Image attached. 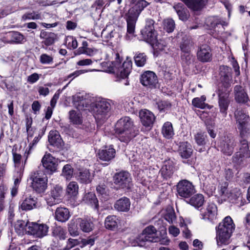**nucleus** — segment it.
<instances>
[{
	"mask_svg": "<svg viewBox=\"0 0 250 250\" xmlns=\"http://www.w3.org/2000/svg\"><path fill=\"white\" fill-rule=\"evenodd\" d=\"M75 106L79 110H92L97 121H104L109 116L111 104L109 101L101 97L89 95H76L74 97Z\"/></svg>",
	"mask_w": 250,
	"mask_h": 250,
	"instance_id": "nucleus-1",
	"label": "nucleus"
},
{
	"mask_svg": "<svg viewBox=\"0 0 250 250\" xmlns=\"http://www.w3.org/2000/svg\"><path fill=\"white\" fill-rule=\"evenodd\" d=\"M149 3L145 0H138L125 15L127 22V34L125 38L130 40L134 36L136 21L142 11L148 5Z\"/></svg>",
	"mask_w": 250,
	"mask_h": 250,
	"instance_id": "nucleus-2",
	"label": "nucleus"
},
{
	"mask_svg": "<svg viewBox=\"0 0 250 250\" xmlns=\"http://www.w3.org/2000/svg\"><path fill=\"white\" fill-rule=\"evenodd\" d=\"M235 228V225L230 216L226 217L216 227V239L218 246L228 245Z\"/></svg>",
	"mask_w": 250,
	"mask_h": 250,
	"instance_id": "nucleus-3",
	"label": "nucleus"
},
{
	"mask_svg": "<svg viewBox=\"0 0 250 250\" xmlns=\"http://www.w3.org/2000/svg\"><path fill=\"white\" fill-rule=\"evenodd\" d=\"M30 177L34 190L39 193L45 191L47 187V178L45 174L38 171H34L31 172Z\"/></svg>",
	"mask_w": 250,
	"mask_h": 250,
	"instance_id": "nucleus-4",
	"label": "nucleus"
},
{
	"mask_svg": "<svg viewBox=\"0 0 250 250\" xmlns=\"http://www.w3.org/2000/svg\"><path fill=\"white\" fill-rule=\"evenodd\" d=\"M158 240L157 230L153 226L146 227L137 237V242L141 247L143 246L146 242H156Z\"/></svg>",
	"mask_w": 250,
	"mask_h": 250,
	"instance_id": "nucleus-5",
	"label": "nucleus"
},
{
	"mask_svg": "<svg viewBox=\"0 0 250 250\" xmlns=\"http://www.w3.org/2000/svg\"><path fill=\"white\" fill-rule=\"evenodd\" d=\"M156 25L154 20L147 19L146 21L145 27L141 31L144 39L150 43H153L156 40Z\"/></svg>",
	"mask_w": 250,
	"mask_h": 250,
	"instance_id": "nucleus-6",
	"label": "nucleus"
},
{
	"mask_svg": "<svg viewBox=\"0 0 250 250\" xmlns=\"http://www.w3.org/2000/svg\"><path fill=\"white\" fill-rule=\"evenodd\" d=\"M114 184L119 188L129 189L131 186V177L127 171H121L116 173L113 177Z\"/></svg>",
	"mask_w": 250,
	"mask_h": 250,
	"instance_id": "nucleus-7",
	"label": "nucleus"
},
{
	"mask_svg": "<svg viewBox=\"0 0 250 250\" xmlns=\"http://www.w3.org/2000/svg\"><path fill=\"white\" fill-rule=\"evenodd\" d=\"M178 195L184 198H189L196 191L192 183L187 180H181L177 185Z\"/></svg>",
	"mask_w": 250,
	"mask_h": 250,
	"instance_id": "nucleus-8",
	"label": "nucleus"
},
{
	"mask_svg": "<svg viewBox=\"0 0 250 250\" xmlns=\"http://www.w3.org/2000/svg\"><path fill=\"white\" fill-rule=\"evenodd\" d=\"M132 69V62L130 61H125L122 66L117 72L115 81L123 82L125 85H129V82L127 79Z\"/></svg>",
	"mask_w": 250,
	"mask_h": 250,
	"instance_id": "nucleus-9",
	"label": "nucleus"
},
{
	"mask_svg": "<svg viewBox=\"0 0 250 250\" xmlns=\"http://www.w3.org/2000/svg\"><path fill=\"white\" fill-rule=\"evenodd\" d=\"M140 80L143 85L150 89L156 88L158 84L157 76L151 71H146L143 73Z\"/></svg>",
	"mask_w": 250,
	"mask_h": 250,
	"instance_id": "nucleus-10",
	"label": "nucleus"
},
{
	"mask_svg": "<svg viewBox=\"0 0 250 250\" xmlns=\"http://www.w3.org/2000/svg\"><path fill=\"white\" fill-rule=\"evenodd\" d=\"M229 92L230 90H224L223 88L218 89L217 92L220 112L223 114L224 117H226L227 114V110L230 103Z\"/></svg>",
	"mask_w": 250,
	"mask_h": 250,
	"instance_id": "nucleus-11",
	"label": "nucleus"
},
{
	"mask_svg": "<svg viewBox=\"0 0 250 250\" xmlns=\"http://www.w3.org/2000/svg\"><path fill=\"white\" fill-rule=\"evenodd\" d=\"M48 229V227L45 224L28 223L27 233L36 237L42 238L47 235Z\"/></svg>",
	"mask_w": 250,
	"mask_h": 250,
	"instance_id": "nucleus-12",
	"label": "nucleus"
},
{
	"mask_svg": "<svg viewBox=\"0 0 250 250\" xmlns=\"http://www.w3.org/2000/svg\"><path fill=\"white\" fill-rule=\"evenodd\" d=\"M201 219L215 223L217 219V208L214 203H208L205 211L201 210Z\"/></svg>",
	"mask_w": 250,
	"mask_h": 250,
	"instance_id": "nucleus-13",
	"label": "nucleus"
},
{
	"mask_svg": "<svg viewBox=\"0 0 250 250\" xmlns=\"http://www.w3.org/2000/svg\"><path fill=\"white\" fill-rule=\"evenodd\" d=\"M247 158H250L249 146L247 143H243L240 151L236 152L233 156L232 162L238 165H241L244 163L245 159Z\"/></svg>",
	"mask_w": 250,
	"mask_h": 250,
	"instance_id": "nucleus-14",
	"label": "nucleus"
},
{
	"mask_svg": "<svg viewBox=\"0 0 250 250\" xmlns=\"http://www.w3.org/2000/svg\"><path fill=\"white\" fill-rule=\"evenodd\" d=\"M233 92L234 99L237 103L247 105L249 104L250 102L249 97L246 90L241 85H235Z\"/></svg>",
	"mask_w": 250,
	"mask_h": 250,
	"instance_id": "nucleus-15",
	"label": "nucleus"
},
{
	"mask_svg": "<svg viewBox=\"0 0 250 250\" xmlns=\"http://www.w3.org/2000/svg\"><path fill=\"white\" fill-rule=\"evenodd\" d=\"M236 146L234 140L228 137L221 138L219 147L223 154L230 156L233 153L234 147Z\"/></svg>",
	"mask_w": 250,
	"mask_h": 250,
	"instance_id": "nucleus-16",
	"label": "nucleus"
},
{
	"mask_svg": "<svg viewBox=\"0 0 250 250\" xmlns=\"http://www.w3.org/2000/svg\"><path fill=\"white\" fill-rule=\"evenodd\" d=\"M197 59L202 62H209L211 61L212 54L210 47L207 44L200 46L197 52Z\"/></svg>",
	"mask_w": 250,
	"mask_h": 250,
	"instance_id": "nucleus-17",
	"label": "nucleus"
},
{
	"mask_svg": "<svg viewBox=\"0 0 250 250\" xmlns=\"http://www.w3.org/2000/svg\"><path fill=\"white\" fill-rule=\"evenodd\" d=\"M139 117L142 125L146 127H151L155 117L152 112L147 109H142L139 112Z\"/></svg>",
	"mask_w": 250,
	"mask_h": 250,
	"instance_id": "nucleus-18",
	"label": "nucleus"
},
{
	"mask_svg": "<svg viewBox=\"0 0 250 250\" xmlns=\"http://www.w3.org/2000/svg\"><path fill=\"white\" fill-rule=\"evenodd\" d=\"M207 24L210 27L213 28L215 31L219 32L216 28L224 29V26L228 25V22L222 18L214 16L208 18L206 20Z\"/></svg>",
	"mask_w": 250,
	"mask_h": 250,
	"instance_id": "nucleus-19",
	"label": "nucleus"
},
{
	"mask_svg": "<svg viewBox=\"0 0 250 250\" xmlns=\"http://www.w3.org/2000/svg\"><path fill=\"white\" fill-rule=\"evenodd\" d=\"M42 163L43 167L51 172H55L57 170V160L50 153H46L44 154L42 158Z\"/></svg>",
	"mask_w": 250,
	"mask_h": 250,
	"instance_id": "nucleus-20",
	"label": "nucleus"
},
{
	"mask_svg": "<svg viewBox=\"0 0 250 250\" xmlns=\"http://www.w3.org/2000/svg\"><path fill=\"white\" fill-rule=\"evenodd\" d=\"M134 130L133 121L130 117H124L116 123L115 130Z\"/></svg>",
	"mask_w": 250,
	"mask_h": 250,
	"instance_id": "nucleus-21",
	"label": "nucleus"
},
{
	"mask_svg": "<svg viewBox=\"0 0 250 250\" xmlns=\"http://www.w3.org/2000/svg\"><path fill=\"white\" fill-rule=\"evenodd\" d=\"M115 150L112 146H105L99 150L98 156L100 159L109 162L114 158Z\"/></svg>",
	"mask_w": 250,
	"mask_h": 250,
	"instance_id": "nucleus-22",
	"label": "nucleus"
},
{
	"mask_svg": "<svg viewBox=\"0 0 250 250\" xmlns=\"http://www.w3.org/2000/svg\"><path fill=\"white\" fill-rule=\"evenodd\" d=\"M190 9L194 11L202 10L206 5L208 0H181Z\"/></svg>",
	"mask_w": 250,
	"mask_h": 250,
	"instance_id": "nucleus-23",
	"label": "nucleus"
},
{
	"mask_svg": "<svg viewBox=\"0 0 250 250\" xmlns=\"http://www.w3.org/2000/svg\"><path fill=\"white\" fill-rule=\"evenodd\" d=\"M40 37L42 40L41 43L42 47L44 48L43 45L48 46L52 45L57 40V35L52 32L42 31Z\"/></svg>",
	"mask_w": 250,
	"mask_h": 250,
	"instance_id": "nucleus-24",
	"label": "nucleus"
},
{
	"mask_svg": "<svg viewBox=\"0 0 250 250\" xmlns=\"http://www.w3.org/2000/svg\"><path fill=\"white\" fill-rule=\"evenodd\" d=\"M178 151L183 159H188L192 155L193 149L189 143L184 142L180 143Z\"/></svg>",
	"mask_w": 250,
	"mask_h": 250,
	"instance_id": "nucleus-25",
	"label": "nucleus"
},
{
	"mask_svg": "<svg viewBox=\"0 0 250 250\" xmlns=\"http://www.w3.org/2000/svg\"><path fill=\"white\" fill-rule=\"evenodd\" d=\"M116 137L121 142L128 143L136 136L134 130H115Z\"/></svg>",
	"mask_w": 250,
	"mask_h": 250,
	"instance_id": "nucleus-26",
	"label": "nucleus"
},
{
	"mask_svg": "<svg viewBox=\"0 0 250 250\" xmlns=\"http://www.w3.org/2000/svg\"><path fill=\"white\" fill-rule=\"evenodd\" d=\"M114 207L119 211L127 212L130 207V200L126 197H123L116 201Z\"/></svg>",
	"mask_w": 250,
	"mask_h": 250,
	"instance_id": "nucleus-27",
	"label": "nucleus"
},
{
	"mask_svg": "<svg viewBox=\"0 0 250 250\" xmlns=\"http://www.w3.org/2000/svg\"><path fill=\"white\" fill-rule=\"evenodd\" d=\"M173 8L177 14L180 20L185 21L188 19V12L183 3L181 2L174 3Z\"/></svg>",
	"mask_w": 250,
	"mask_h": 250,
	"instance_id": "nucleus-28",
	"label": "nucleus"
},
{
	"mask_svg": "<svg viewBox=\"0 0 250 250\" xmlns=\"http://www.w3.org/2000/svg\"><path fill=\"white\" fill-rule=\"evenodd\" d=\"M48 141L52 146L59 147L62 146V140L59 132L57 130H51L48 135Z\"/></svg>",
	"mask_w": 250,
	"mask_h": 250,
	"instance_id": "nucleus-29",
	"label": "nucleus"
},
{
	"mask_svg": "<svg viewBox=\"0 0 250 250\" xmlns=\"http://www.w3.org/2000/svg\"><path fill=\"white\" fill-rule=\"evenodd\" d=\"M235 117L238 124V128L240 131L244 130L248 118V116L242 111H237L235 113Z\"/></svg>",
	"mask_w": 250,
	"mask_h": 250,
	"instance_id": "nucleus-30",
	"label": "nucleus"
},
{
	"mask_svg": "<svg viewBox=\"0 0 250 250\" xmlns=\"http://www.w3.org/2000/svg\"><path fill=\"white\" fill-rule=\"evenodd\" d=\"M70 217L68 209L65 208H58L55 211L56 219L61 222H66Z\"/></svg>",
	"mask_w": 250,
	"mask_h": 250,
	"instance_id": "nucleus-31",
	"label": "nucleus"
},
{
	"mask_svg": "<svg viewBox=\"0 0 250 250\" xmlns=\"http://www.w3.org/2000/svg\"><path fill=\"white\" fill-rule=\"evenodd\" d=\"M92 178L93 176L87 169L81 170L77 173V180L82 183L88 184Z\"/></svg>",
	"mask_w": 250,
	"mask_h": 250,
	"instance_id": "nucleus-32",
	"label": "nucleus"
},
{
	"mask_svg": "<svg viewBox=\"0 0 250 250\" xmlns=\"http://www.w3.org/2000/svg\"><path fill=\"white\" fill-rule=\"evenodd\" d=\"M83 201L95 209L98 208V201L95 194L93 192H88L84 195Z\"/></svg>",
	"mask_w": 250,
	"mask_h": 250,
	"instance_id": "nucleus-33",
	"label": "nucleus"
},
{
	"mask_svg": "<svg viewBox=\"0 0 250 250\" xmlns=\"http://www.w3.org/2000/svg\"><path fill=\"white\" fill-rule=\"evenodd\" d=\"M120 221L115 215H109L105 219L104 224L106 229L114 230L118 227Z\"/></svg>",
	"mask_w": 250,
	"mask_h": 250,
	"instance_id": "nucleus-34",
	"label": "nucleus"
},
{
	"mask_svg": "<svg viewBox=\"0 0 250 250\" xmlns=\"http://www.w3.org/2000/svg\"><path fill=\"white\" fill-rule=\"evenodd\" d=\"M78 222L81 230L84 232H89L94 228L93 223L89 219L78 218Z\"/></svg>",
	"mask_w": 250,
	"mask_h": 250,
	"instance_id": "nucleus-35",
	"label": "nucleus"
},
{
	"mask_svg": "<svg viewBox=\"0 0 250 250\" xmlns=\"http://www.w3.org/2000/svg\"><path fill=\"white\" fill-rule=\"evenodd\" d=\"M36 199L31 197L25 199L20 205V208L23 210H29L36 207Z\"/></svg>",
	"mask_w": 250,
	"mask_h": 250,
	"instance_id": "nucleus-36",
	"label": "nucleus"
},
{
	"mask_svg": "<svg viewBox=\"0 0 250 250\" xmlns=\"http://www.w3.org/2000/svg\"><path fill=\"white\" fill-rule=\"evenodd\" d=\"M187 202L198 209L203 206L204 203V197L201 194H197L192 196Z\"/></svg>",
	"mask_w": 250,
	"mask_h": 250,
	"instance_id": "nucleus-37",
	"label": "nucleus"
},
{
	"mask_svg": "<svg viewBox=\"0 0 250 250\" xmlns=\"http://www.w3.org/2000/svg\"><path fill=\"white\" fill-rule=\"evenodd\" d=\"M7 37L10 38V40L9 42L10 43H22L25 41L24 36L19 32H10Z\"/></svg>",
	"mask_w": 250,
	"mask_h": 250,
	"instance_id": "nucleus-38",
	"label": "nucleus"
},
{
	"mask_svg": "<svg viewBox=\"0 0 250 250\" xmlns=\"http://www.w3.org/2000/svg\"><path fill=\"white\" fill-rule=\"evenodd\" d=\"M162 133L163 136L169 139L172 138L174 133L172 124L169 122H167L163 125Z\"/></svg>",
	"mask_w": 250,
	"mask_h": 250,
	"instance_id": "nucleus-39",
	"label": "nucleus"
},
{
	"mask_svg": "<svg viewBox=\"0 0 250 250\" xmlns=\"http://www.w3.org/2000/svg\"><path fill=\"white\" fill-rule=\"evenodd\" d=\"M206 100V97L204 95H203L201 97L193 98L192 101V104L196 108L205 109L207 107L208 108L210 109V106L208 104L205 103V102Z\"/></svg>",
	"mask_w": 250,
	"mask_h": 250,
	"instance_id": "nucleus-40",
	"label": "nucleus"
},
{
	"mask_svg": "<svg viewBox=\"0 0 250 250\" xmlns=\"http://www.w3.org/2000/svg\"><path fill=\"white\" fill-rule=\"evenodd\" d=\"M28 224L23 220H18L15 224V229L19 235L23 234L24 232L27 233Z\"/></svg>",
	"mask_w": 250,
	"mask_h": 250,
	"instance_id": "nucleus-41",
	"label": "nucleus"
},
{
	"mask_svg": "<svg viewBox=\"0 0 250 250\" xmlns=\"http://www.w3.org/2000/svg\"><path fill=\"white\" fill-rule=\"evenodd\" d=\"M69 119L70 122L75 125H80L83 122L82 114L75 110L69 111Z\"/></svg>",
	"mask_w": 250,
	"mask_h": 250,
	"instance_id": "nucleus-42",
	"label": "nucleus"
},
{
	"mask_svg": "<svg viewBox=\"0 0 250 250\" xmlns=\"http://www.w3.org/2000/svg\"><path fill=\"white\" fill-rule=\"evenodd\" d=\"M193 43L190 39L184 40L180 44V49L183 53H190V50Z\"/></svg>",
	"mask_w": 250,
	"mask_h": 250,
	"instance_id": "nucleus-43",
	"label": "nucleus"
},
{
	"mask_svg": "<svg viewBox=\"0 0 250 250\" xmlns=\"http://www.w3.org/2000/svg\"><path fill=\"white\" fill-rule=\"evenodd\" d=\"M173 172V167L169 163L163 166L161 169V175L165 179L170 177Z\"/></svg>",
	"mask_w": 250,
	"mask_h": 250,
	"instance_id": "nucleus-44",
	"label": "nucleus"
},
{
	"mask_svg": "<svg viewBox=\"0 0 250 250\" xmlns=\"http://www.w3.org/2000/svg\"><path fill=\"white\" fill-rule=\"evenodd\" d=\"M52 234L53 236L60 240H64L66 238V232L63 228L60 226H58L54 228Z\"/></svg>",
	"mask_w": 250,
	"mask_h": 250,
	"instance_id": "nucleus-45",
	"label": "nucleus"
},
{
	"mask_svg": "<svg viewBox=\"0 0 250 250\" xmlns=\"http://www.w3.org/2000/svg\"><path fill=\"white\" fill-rule=\"evenodd\" d=\"M164 29L168 33L172 32L175 27L174 21L170 18L165 19L163 21Z\"/></svg>",
	"mask_w": 250,
	"mask_h": 250,
	"instance_id": "nucleus-46",
	"label": "nucleus"
},
{
	"mask_svg": "<svg viewBox=\"0 0 250 250\" xmlns=\"http://www.w3.org/2000/svg\"><path fill=\"white\" fill-rule=\"evenodd\" d=\"M220 83L218 89L223 88L224 90H230L229 88L231 86L232 83V76H229L228 77L220 78Z\"/></svg>",
	"mask_w": 250,
	"mask_h": 250,
	"instance_id": "nucleus-47",
	"label": "nucleus"
},
{
	"mask_svg": "<svg viewBox=\"0 0 250 250\" xmlns=\"http://www.w3.org/2000/svg\"><path fill=\"white\" fill-rule=\"evenodd\" d=\"M134 59L136 64L138 66H143L146 61V56L144 53H137L134 57Z\"/></svg>",
	"mask_w": 250,
	"mask_h": 250,
	"instance_id": "nucleus-48",
	"label": "nucleus"
},
{
	"mask_svg": "<svg viewBox=\"0 0 250 250\" xmlns=\"http://www.w3.org/2000/svg\"><path fill=\"white\" fill-rule=\"evenodd\" d=\"M207 137V135L202 132H199L194 135V139L196 143L200 146H203L206 145Z\"/></svg>",
	"mask_w": 250,
	"mask_h": 250,
	"instance_id": "nucleus-49",
	"label": "nucleus"
},
{
	"mask_svg": "<svg viewBox=\"0 0 250 250\" xmlns=\"http://www.w3.org/2000/svg\"><path fill=\"white\" fill-rule=\"evenodd\" d=\"M73 174V169L71 165H65L62 170V176H63L66 180H70Z\"/></svg>",
	"mask_w": 250,
	"mask_h": 250,
	"instance_id": "nucleus-50",
	"label": "nucleus"
},
{
	"mask_svg": "<svg viewBox=\"0 0 250 250\" xmlns=\"http://www.w3.org/2000/svg\"><path fill=\"white\" fill-rule=\"evenodd\" d=\"M79 186L77 182H70L67 186V192L71 196H75L78 192Z\"/></svg>",
	"mask_w": 250,
	"mask_h": 250,
	"instance_id": "nucleus-51",
	"label": "nucleus"
},
{
	"mask_svg": "<svg viewBox=\"0 0 250 250\" xmlns=\"http://www.w3.org/2000/svg\"><path fill=\"white\" fill-rule=\"evenodd\" d=\"M181 57L183 64L186 65H189L194 61V57L190 53H183Z\"/></svg>",
	"mask_w": 250,
	"mask_h": 250,
	"instance_id": "nucleus-52",
	"label": "nucleus"
},
{
	"mask_svg": "<svg viewBox=\"0 0 250 250\" xmlns=\"http://www.w3.org/2000/svg\"><path fill=\"white\" fill-rule=\"evenodd\" d=\"M65 43L69 49H74L78 46V42L76 39L71 36H67L65 39Z\"/></svg>",
	"mask_w": 250,
	"mask_h": 250,
	"instance_id": "nucleus-53",
	"label": "nucleus"
},
{
	"mask_svg": "<svg viewBox=\"0 0 250 250\" xmlns=\"http://www.w3.org/2000/svg\"><path fill=\"white\" fill-rule=\"evenodd\" d=\"M164 218L170 224L174 223L176 220V216L173 209H168L164 215Z\"/></svg>",
	"mask_w": 250,
	"mask_h": 250,
	"instance_id": "nucleus-54",
	"label": "nucleus"
},
{
	"mask_svg": "<svg viewBox=\"0 0 250 250\" xmlns=\"http://www.w3.org/2000/svg\"><path fill=\"white\" fill-rule=\"evenodd\" d=\"M23 171V168L20 167L19 170H15L13 178L14 180V186L19 187V184L21 182V179L22 176Z\"/></svg>",
	"mask_w": 250,
	"mask_h": 250,
	"instance_id": "nucleus-55",
	"label": "nucleus"
},
{
	"mask_svg": "<svg viewBox=\"0 0 250 250\" xmlns=\"http://www.w3.org/2000/svg\"><path fill=\"white\" fill-rule=\"evenodd\" d=\"M41 15L36 12H32L31 13H26L22 16V19L23 21L30 20H39L41 19Z\"/></svg>",
	"mask_w": 250,
	"mask_h": 250,
	"instance_id": "nucleus-56",
	"label": "nucleus"
},
{
	"mask_svg": "<svg viewBox=\"0 0 250 250\" xmlns=\"http://www.w3.org/2000/svg\"><path fill=\"white\" fill-rule=\"evenodd\" d=\"M40 62L42 64H52L53 62V57L51 55L43 53L40 57Z\"/></svg>",
	"mask_w": 250,
	"mask_h": 250,
	"instance_id": "nucleus-57",
	"label": "nucleus"
},
{
	"mask_svg": "<svg viewBox=\"0 0 250 250\" xmlns=\"http://www.w3.org/2000/svg\"><path fill=\"white\" fill-rule=\"evenodd\" d=\"M62 193V188L61 186L56 185L50 190L49 193L53 196H54L57 199H61V196Z\"/></svg>",
	"mask_w": 250,
	"mask_h": 250,
	"instance_id": "nucleus-58",
	"label": "nucleus"
},
{
	"mask_svg": "<svg viewBox=\"0 0 250 250\" xmlns=\"http://www.w3.org/2000/svg\"><path fill=\"white\" fill-rule=\"evenodd\" d=\"M220 78L232 76L231 68L227 66L222 65L220 67Z\"/></svg>",
	"mask_w": 250,
	"mask_h": 250,
	"instance_id": "nucleus-59",
	"label": "nucleus"
},
{
	"mask_svg": "<svg viewBox=\"0 0 250 250\" xmlns=\"http://www.w3.org/2000/svg\"><path fill=\"white\" fill-rule=\"evenodd\" d=\"M46 203L49 206H52L59 204L61 201V199H57L54 196H53L49 193L46 195L45 198Z\"/></svg>",
	"mask_w": 250,
	"mask_h": 250,
	"instance_id": "nucleus-60",
	"label": "nucleus"
},
{
	"mask_svg": "<svg viewBox=\"0 0 250 250\" xmlns=\"http://www.w3.org/2000/svg\"><path fill=\"white\" fill-rule=\"evenodd\" d=\"M13 158L16 168L15 170H19L20 167H23L24 168V166H23L22 164L21 165V156L20 154H17L16 153H13Z\"/></svg>",
	"mask_w": 250,
	"mask_h": 250,
	"instance_id": "nucleus-61",
	"label": "nucleus"
},
{
	"mask_svg": "<svg viewBox=\"0 0 250 250\" xmlns=\"http://www.w3.org/2000/svg\"><path fill=\"white\" fill-rule=\"evenodd\" d=\"M93 71H96L95 69L93 70H76L74 72L70 74L67 76V78H72V80H73L74 78L80 76L81 74L87 73L88 72Z\"/></svg>",
	"mask_w": 250,
	"mask_h": 250,
	"instance_id": "nucleus-62",
	"label": "nucleus"
},
{
	"mask_svg": "<svg viewBox=\"0 0 250 250\" xmlns=\"http://www.w3.org/2000/svg\"><path fill=\"white\" fill-rule=\"evenodd\" d=\"M158 107L160 111H165L171 107L170 103L168 101H161L158 104Z\"/></svg>",
	"mask_w": 250,
	"mask_h": 250,
	"instance_id": "nucleus-63",
	"label": "nucleus"
},
{
	"mask_svg": "<svg viewBox=\"0 0 250 250\" xmlns=\"http://www.w3.org/2000/svg\"><path fill=\"white\" fill-rule=\"evenodd\" d=\"M40 79V75L38 73H34L27 77V81L31 84L36 83Z\"/></svg>",
	"mask_w": 250,
	"mask_h": 250,
	"instance_id": "nucleus-64",
	"label": "nucleus"
}]
</instances>
